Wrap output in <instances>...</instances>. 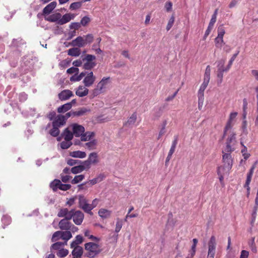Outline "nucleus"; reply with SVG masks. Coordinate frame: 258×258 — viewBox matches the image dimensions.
Instances as JSON below:
<instances>
[{"label": "nucleus", "instance_id": "nucleus-1", "mask_svg": "<svg viewBox=\"0 0 258 258\" xmlns=\"http://www.w3.org/2000/svg\"><path fill=\"white\" fill-rule=\"evenodd\" d=\"M85 249L87 251L85 256L90 258H94L101 252L99 245L93 242L86 243Z\"/></svg>", "mask_w": 258, "mask_h": 258}, {"label": "nucleus", "instance_id": "nucleus-2", "mask_svg": "<svg viewBox=\"0 0 258 258\" xmlns=\"http://www.w3.org/2000/svg\"><path fill=\"white\" fill-rule=\"evenodd\" d=\"M222 161L223 165L219 167L226 171L229 172L233 165V160L231 155V153H228L224 150L222 151Z\"/></svg>", "mask_w": 258, "mask_h": 258}, {"label": "nucleus", "instance_id": "nucleus-3", "mask_svg": "<svg viewBox=\"0 0 258 258\" xmlns=\"http://www.w3.org/2000/svg\"><path fill=\"white\" fill-rule=\"evenodd\" d=\"M96 59L95 56L91 54H87L83 58V69L85 70H91L93 68L96 63L93 61Z\"/></svg>", "mask_w": 258, "mask_h": 258}, {"label": "nucleus", "instance_id": "nucleus-4", "mask_svg": "<svg viewBox=\"0 0 258 258\" xmlns=\"http://www.w3.org/2000/svg\"><path fill=\"white\" fill-rule=\"evenodd\" d=\"M86 167L89 169L91 165H96L99 162V159L98 154L96 152H92L89 156L87 160L83 161Z\"/></svg>", "mask_w": 258, "mask_h": 258}, {"label": "nucleus", "instance_id": "nucleus-5", "mask_svg": "<svg viewBox=\"0 0 258 258\" xmlns=\"http://www.w3.org/2000/svg\"><path fill=\"white\" fill-rule=\"evenodd\" d=\"M77 198L78 200L79 208L82 209L85 213L89 214V204L87 198L83 195L77 196Z\"/></svg>", "mask_w": 258, "mask_h": 258}, {"label": "nucleus", "instance_id": "nucleus-6", "mask_svg": "<svg viewBox=\"0 0 258 258\" xmlns=\"http://www.w3.org/2000/svg\"><path fill=\"white\" fill-rule=\"evenodd\" d=\"M216 240L214 236H212L208 242V251L207 258H214L216 247Z\"/></svg>", "mask_w": 258, "mask_h": 258}, {"label": "nucleus", "instance_id": "nucleus-7", "mask_svg": "<svg viewBox=\"0 0 258 258\" xmlns=\"http://www.w3.org/2000/svg\"><path fill=\"white\" fill-rule=\"evenodd\" d=\"M235 134L234 133L231 134L230 136L228 138L226 143V145L224 149L225 152L228 153H231L234 151V148H232V146H234L235 144Z\"/></svg>", "mask_w": 258, "mask_h": 258}, {"label": "nucleus", "instance_id": "nucleus-8", "mask_svg": "<svg viewBox=\"0 0 258 258\" xmlns=\"http://www.w3.org/2000/svg\"><path fill=\"white\" fill-rule=\"evenodd\" d=\"M84 218V214L82 211L75 210L73 219L75 224L80 225L82 223Z\"/></svg>", "mask_w": 258, "mask_h": 258}, {"label": "nucleus", "instance_id": "nucleus-9", "mask_svg": "<svg viewBox=\"0 0 258 258\" xmlns=\"http://www.w3.org/2000/svg\"><path fill=\"white\" fill-rule=\"evenodd\" d=\"M74 135L76 137H81L85 132V128L81 125L77 123H74L72 125Z\"/></svg>", "mask_w": 258, "mask_h": 258}, {"label": "nucleus", "instance_id": "nucleus-10", "mask_svg": "<svg viewBox=\"0 0 258 258\" xmlns=\"http://www.w3.org/2000/svg\"><path fill=\"white\" fill-rule=\"evenodd\" d=\"M96 77L94 76L92 72L87 74L83 80V83L85 87H89L92 85L95 81Z\"/></svg>", "mask_w": 258, "mask_h": 258}, {"label": "nucleus", "instance_id": "nucleus-11", "mask_svg": "<svg viewBox=\"0 0 258 258\" xmlns=\"http://www.w3.org/2000/svg\"><path fill=\"white\" fill-rule=\"evenodd\" d=\"M75 16L74 14L70 13L64 14L60 18L58 22V25H62L66 24L67 23L70 22L71 20L74 19Z\"/></svg>", "mask_w": 258, "mask_h": 258}, {"label": "nucleus", "instance_id": "nucleus-12", "mask_svg": "<svg viewBox=\"0 0 258 258\" xmlns=\"http://www.w3.org/2000/svg\"><path fill=\"white\" fill-rule=\"evenodd\" d=\"M82 164L76 166H74L71 168V171L73 174H77L81 173L84 170H88V168L86 167L84 162H81Z\"/></svg>", "mask_w": 258, "mask_h": 258}, {"label": "nucleus", "instance_id": "nucleus-13", "mask_svg": "<svg viewBox=\"0 0 258 258\" xmlns=\"http://www.w3.org/2000/svg\"><path fill=\"white\" fill-rule=\"evenodd\" d=\"M72 223L67 219H61L58 223L59 228L61 230L69 231Z\"/></svg>", "mask_w": 258, "mask_h": 258}, {"label": "nucleus", "instance_id": "nucleus-14", "mask_svg": "<svg viewBox=\"0 0 258 258\" xmlns=\"http://www.w3.org/2000/svg\"><path fill=\"white\" fill-rule=\"evenodd\" d=\"M73 96V92L69 90H63L58 94L59 99L61 100H67Z\"/></svg>", "mask_w": 258, "mask_h": 258}, {"label": "nucleus", "instance_id": "nucleus-15", "mask_svg": "<svg viewBox=\"0 0 258 258\" xmlns=\"http://www.w3.org/2000/svg\"><path fill=\"white\" fill-rule=\"evenodd\" d=\"M87 87L80 86L76 91V94L80 97H84L88 94L89 90Z\"/></svg>", "mask_w": 258, "mask_h": 258}, {"label": "nucleus", "instance_id": "nucleus-16", "mask_svg": "<svg viewBox=\"0 0 258 258\" xmlns=\"http://www.w3.org/2000/svg\"><path fill=\"white\" fill-rule=\"evenodd\" d=\"M72 45L74 46H78L79 48L85 46L84 39L81 36H78L72 42Z\"/></svg>", "mask_w": 258, "mask_h": 258}, {"label": "nucleus", "instance_id": "nucleus-17", "mask_svg": "<svg viewBox=\"0 0 258 258\" xmlns=\"http://www.w3.org/2000/svg\"><path fill=\"white\" fill-rule=\"evenodd\" d=\"M61 17V15L60 13H57L51 15L47 17H45V20L50 22H56L57 24H58V22Z\"/></svg>", "mask_w": 258, "mask_h": 258}, {"label": "nucleus", "instance_id": "nucleus-18", "mask_svg": "<svg viewBox=\"0 0 258 258\" xmlns=\"http://www.w3.org/2000/svg\"><path fill=\"white\" fill-rule=\"evenodd\" d=\"M56 2H52L47 5L43 10V13L44 14H50L53 9L56 7Z\"/></svg>", "mask_w": 258, "mask_h": 258}, {"label": "nucleus", "instance_id": "nucleus-19", "mask_svg": "<svg viewBox=\"0 0 258 258\" xmlns=\"http://www.w3.org/2000/svg\"><path fill=\"white\" fill-rule=\"evenodd\" d=\"M83 253L82 247H75L72 252L73 258H81Z\"/></svg>", "mask_w": 258, "mask_h": 258}, {"label": "nucleus", "instance_id": "nucleus-20", "mask_svg": "<svg viewBox=\"0 0 258 258\" xmlns=\"http://www.w3.org/2000/svg\"><path fill=\"white\" fill-rule=\"evenodd\" d=\"M137 120V114L134 112L128 118V120L124 123V126L130 127L134 124Z\"/></svg>", "mask_w": 258, "mask_h": 258}, {"label": "nucleus", "instance_id": "nucleus-21", "mask_svg": "<svg viewBox=\"0 0 258 258\" xmlns=\"http://www.w3.org/2000/svg\"><path fill=\"white\" fill-rule=\"evenodd\" d=\"M70 156L74 158H84L86 157V153L85 152L81 151H75L71 152Z\"/></svg>", "mask_w": 258, "mask_h": 258}, {"label": "nucleus", "instance_id": "nucleus-22", "mask_svg": "<svg viewBox=\"0 0 258 258\" xmlns=\"http://www.w3.org/2000/svg\"><path fill=\"white\" fill-rule=\"evenodd\" d=\"M110 77H104L102 80L98 83L97 87L101 89L102 90L103 88H105L106 86L110 83Z\"/></svg>", "mask_w": 258, "mask_h": 258}, {"label": "nucleus", "instance_id": "nucleus-23", "mask_svg": "<svg viewBox=\"0 0 258 258\" xmlns=\"http://www.w3.org/2000/svg\"><path fill=\"white\" fill-rule=\"evenodd\" d=\"M66 121L64 120L63 115H58L52 122H55L57 126L60 127L66 124Z\"/></svg>", "mask_w": 258, "mask_h": 258}, {"label": "nucleus", "instance_id": "nucleus-24", "mask_svg": "<svg viewBox=\"0 0 258 258\" xmlns=\"http://www.w3.org/2000/svg\"><path fill=\"white\" fill-rule=\"evenodd\" d=\"M52 128L49 131V134L53 137H57L59 134V126H57L55 122H52Z\"/></svg>", "mask_w": 258, "mask_h": 258}, {"label": "nucleus", "instance_id": "nucleus-25", "mask_svg": "<svg viewBox=\"0 0 258 258\" xmlns=\"http://www.w3.org/2000/svg\"><path fill=\"white\" fill-rule=\"evenodd\" d=\"M72 108L71 103H66L57 108V111L58 113H64Z\"/></svg>", "mask_w": 258, "mask_h": 258}, {"label": "nucleus", "instance_id": "nucleus-26", "mask_svg": "<svg viewBox=\"0 0 258 258\" xmlns=\"http://www.w3.org/2000/svg\"><path fill=\"white\" fill-rule=\"evenodd\" d=\"M68 54L72 56H78L81 54V50L78 47L72 48L68 50Z\"/></svg>", "mask_w": 258, "mask_h": 258}, {"label": "nucleus", "instance_id": "nucleus-27", "mask_svg": "<svg viewBox=\"0 0 258 258\" xmlns=\"http://www.w3.org/2000/svg\"><path fill=\"white\" fill-rule=\"evenodd\" d=\"M98 214L101 218L106 219L110 216L111 211L105 209H101L98 211Z\"/></svg>", "mask_w": 258, "mask_h": 258}, {"label": "nucleus", "instance_id": "nucleus-28", "mask_svg": "<svg viewBox=\"0 0 258 258\" xmlns=\"http://www.w3.org/2000/svg\"><path fill=\"white\" fill-rule=\"evenodd\" d=\"M90 111L89 109H87L86 108H81L78 110L73 111V117L75 116H81L84 115L86 112H89Z\"/></svg>", "mask_w": 258, "mask_h": 258}, {"label": "nucleus", "instance_id": "nucleus-29", "mask_svg": "<svg viewBox=\"0 0 258 258\" xmlns=\"http://www.w3.org/2000/svg\"><path fill=\"white\" fill-rule=\"evenodd\" d=\"M94 135L93 132H87L85 133H84L81 137V140L82 141H89L94 136Z\"/></svg>", "mask_w": 258, "mask_h": 258}, {"label": "nucleus", "instance_id": "nucleus-30", "mask_svg": "<svg viewBox=\"0 0 258 258\" xmlns=\"http://www.w3.org/2000/svg\"><path fill=\"white\" fill-rule=\"evenodd\" d=\"M61 181L59 179H54L50 183V187L53 191H56L60 186Z\"/></svg>", "mask_w": 258, "mask_h": 258}, {"label": "nucleus", "instance_id": "nucleus-31", "mask_svg": "<svg viewBox=\"0 0 258 258\" xmlns=\"http://www.w3.org/2000/svg\"><path fill=\"white\" fill-rule=\"evenodd\" d=\"M252 175H253V174L249 173V172H248L247 173V177H246V180L245 181V183L244 184V187H245L247 189V196L249 194V192H250L249 184L250 183Z\"/></svg>", "mask_w": 258, "mask_h": 258}, {"label": "nucleus", "instance_id": "nucleus-32", "mask_svg": "<svg viewBox=\"0 0 258 258\" xmlns=\"http://www.w3.org/2000/svg\"><path fill=\"white\" fill-rule=\"evenodd\" d=\"M72 237V234L70 231H61V239L64 240V242H66L67 243V241Z\"/></svg>", "mask_w": 258, "mask_h": 258}, {"label": "nucleus", "instance_id": "nucleus-33", "mask_svg": "<svg viewBox=\"0 0 258 258\" xmlns=\"http://www.w3.org/2000/svg\"><path fill=\"white\" fill-rule=\"evenodd\" d=\"M73 135H74L73 133H72L68 128H66L63 132V137L64 140L71 141L73 138Z\"/></svg>", "mask_w": 258, "mask_h": 258}, {"label": "nucleus", "instance_id": "nucleus-34", "mask_svg": "<svg viewBox=\"0 0 258 258\" xmlns=\"http://www.w3.org/2000/svg\"><path fill=\"white\" fill-rule=\"evenodd\" d=\"M97 141L93 140L92 141L87 142L85 144V147L89 150H95L96 148Z\"/></svg>", "mask_w": 258, "mask_h": 258}, {"label": "nucleus", "instance_id": "nucleus-35", "mask_svg": "<svg viewBox=\"0 0 258 258\" xmlns=\"http://www.w3.org/2000/svg\"><path fill=\"white\" fill-rule=\"evenodd\" d=\"M99 200L98 199H95L92 201V203L91 204H89V214H90V215H93L92 210L97 206V205L99 203Z\"/></svg>", "mask_w": 258, "mask_h": 258}, {"label": "nucleus", "instance_id": "nucleus-36", "mask_svg": "<svg viewBox=\"0 0 258 258\" xmlns=\"http://www.w3.org/2000/svg\"><path fill=\"white\" fill-rule=\"evenodd\" d=\"M65 245H67L66 242H56L51 245V248L54 250H59Z\"/></svg>", "mask_w": 258, "mask_h": 258}, {"label": "nucleus", "instance_id": "nucleus-37", "mask_svg": "<svg viewBox=\"0 0 258 258\" xmlns=\"http://www.w3.org/2000/svg\"><path fill=\"white\" fill-rule=\"evenodd\" d=\"M217 173H218V175L219 176V178L220 181L221 183H222V182L223 181V179H224V175L225 174H228L229 172L226 171L224 170L223 169H222V168H218V170H217Z\"/></svg>", "mask_w": 258, "mask_h": 258}, {"label": "nucleus", "instance_id": "nucleus-38", "mask_svg": "<svg viewBox=\"0 0 258 258\" xmlns=\"http://www.w3.org/2000/svg\"><path fill=\"white\" fill-rule=\"evenodd\" d=\"M210 73H211V69L209 66H208L206 67L205 73L204 74V81L206 82L207 83L209 82L210 79Z\"/></svg>", "mask_w": 258, "mask_h": 258}, {"label": "nucleus", "instance_id": "nucleus-39", "mask_svg": "<svg viewBox=\"0 0 258 258\" xmlns=\"http://www.w3.org/2000/svg\"><path fill=\"white\" fill-rule=\"evenodd\" d=\"M59 239H61V231H57L53 234L51 241L55 242Z\"/></svg>", "mask_w": 258, "mask_h": 258}, {"label": "nucleus", "instance_id": "nucleus-40", "mask_svg": "<svg viewBox=\"0 0 258 258\" xmlns=\"http://www.w3.org/2000/svg\"><path fill=\"white\" fill-rule=\"evenodd\" d=\"M85 178L84 175H79L75 176L73 179L72 180L71 183L73 184H77L82 181Z\"/></svg>", "mask_w": 258, "mask_h": 258}, {"label": "nucleus", "instance_id": "nucleus-41", "mask_svg": "<svg viewBox=\"0 0 258 258\" xmlns=\"http://www.w3.org/2000/svg\"><path fill=\"white\" fill-rule=\"evenodd\" d=\"M177 144V137H175L174 141L172 142V146H171L170 149L169 151L168 154H169L170 155H172V154H173V153L175 151Z\"/></svg>", "mask_w": 258, "mask_h": 258}, {"label": "nucleus", "instance_id": "nucleus-42", "mask_svg": "<svg viewBox=\"0 0 258 258\" xmlns=\"http://www.w3.org/2000/svg\"><path fill=\"white\" fill-rule=\"evenodd\" d=\"M69 253L68 250L64 248H61L56 253V255L60 257H64L66 256Z\"/></svg>", "mask_w": 258, "mask_h": 258}, {"label": "nucleus", "instance_id": "nucleus-43", "mask_svg": "<svg viewBox=\"0 0 258 258\" xmlns=\"http://www.w3.org/2000/svg\"><path fill=\"white\" fill-rule=\"evenodd\" d=\"M167 124V121L164 120L162 123V128H161L159 135L158 137V140H159L165 133H166L165 127Z\"/></svg>", "mask_w": 258, "mask_h": 258}, {"label": "nucleus", "instance_id": "nucleus-44", "mask_svg": "<svg viewBox=\"0 0 258 258\" xmlns=\"http://www.w3.org/2000/svg\"><path fill=\"white\" fill-rule=\"evenodd\" d=\"M225 33L224 27L222 26H219L218 28V39L222 40V38H223Z\"/></svg>", "mask_w": 258, "mask_h": 258}, {"label": "nucleus", "instance_id": "nucleus-45", "mask_svg": "<svg viewBox=\"0 0 258 258\" xmlns=\"http://www.w3.org/2000/svg\"><path fill=\"white\" fill-rule=\"evenodd\" d=\"M72 143L70 141L64 140L60 143V147L63 149H67L71 147Z\"/></svg>", "mask_w": 258, "mask_h": 258}, {"label": "nucleus", "instance_id": "nucleus-46", "mask_svg": "<svg viewBox=\"0 0 258 258\" xmlns=\"http://www.w3.org/2000/svg\"><path fill=\"white\" fill-rule=\"evenodd\" d=\"M82 5L80 2H74L71 4L70 9L72 10H75L80 9Z\"/></svg>", "mask_w": 258, "mask_h": 258}, {"label": "nucleus", "instance_id": "nucleus-47", "mask_svg": "<svg viewBox=\"0 0 258 258\" xmlns=\"http://www.w3.org/2000/svg\"><path fill=\"white\" fill-rule=\"evenodd\" d=\"M228 71V69H227L226 68H218V74H217V77L218 78L220 79V82H221L222 81V78H223V73L224 72H227Z\"/></svg>", "mask_w": 258, "mask_h": 258}, {"label": "nucleus", "instance_id": "nucleus-48", "mask_svg": "<svg viewBox=\"0 0 258 258\" xmlns=\"http://www.w3.org/2000/svg\"><path fill=\"white\" fill-rule=\"evenodd\" d=\"M69 210L67 208L60 209L57 213V216L58 217H64Z\"/></svg>", "mask_w": 258, "mask_h": 258}, {"label": "nucleus", "instance_id": "nucleus-49", "mask_svg": "<svg viewBox=\"0 0 258 258\" xmlns=\"http://www.w3.org/2000/svg\"><path fill=\"white\" fill-rule=\"evenodd\" d=\"M122 226V221L119 219H117L115 232L118 233L120 231Z\"/></svg>", "mask_w": 258, "mask_h": 258}, {"label": "nucleus", "instance_id": "nucleus-50", "mask_svg": "<svg viewBox=\"0 0 258 258\" xmlns=\"http://www.w3.org/2000/svg\"><path fill=\"white\" fill-rule=\"evenodd\" d=\"M94 37L92 34H89L85 36V39H84V42L85 45L88 43H91L93 40Z\"/></svg>", "mask_w": 258, "mask_h": 258}, {"label": "nucleus", "instance_id": "nucleus-51", "mask_svg": "<svg viewBox=\"0 0 258 258\" xmlns=\"http://www.w3.org/2000/svg\"><path fill=\"white\" fill-rule=\"evenodd\" d=\"M249 246L250 247L252 251L254 253H256L257 251L256 247L254 243V237L252 238L251 241L249 242Z\"/></svg>", "mask_w": 258, "mask_h": 258}, {"label": "nucleus", "instance_id": "nucleus-52", "mask_svg": "<svg viewBox=\"0 0 258 258\" xmlns=\"http://www.w3.org/2000/svg\"><path fill=\"white\" fill-rule=\"evenodd\" d=\"M247 101L246 99L244 98L243 99V116L244 119L246 118V109L247 108Z\"/></svg>", "mask_w": 258, "mask_h": 258}, {"label": "nucleus", "instance_id": "nucleus-53", "mask_svg": "<svg viewBox=\"0 0 258 258\" xmlns=\"http://www.w3.org/2000/svg\"><path fill=\"white\" fill-rule=\"evenodd\" d=\"M238 53H239V51H238L237 53H236L233 55V56H232V57L231 58V59H230V60L228 62V66L226 68L227 69H228V70L230 69V68H231V67L233 63V62L234 61L235 59L237 57Z\"/></svg>", "mask_w": 258, "mask_h": 258}, {"label": "nucleus", "instance_id": "nucleus-54", "mask_svg": "<svg viewBox=\"0 0 258 258\" xmlns=\"http://www.w3.org/2000/svg\"><path fill=\"white\" fill-rule=\"evenodd\" d=\"M60 178L61 179V181L63 182L66 183L68 182L72 178V177L69 175H64L63 173L60 174Z\"/></svg>", "mask_w": 258, "mask_h": 258}, {"label": "nucleus", "instance_id": "nucleus-55", "mask_svg": "<svg viewBox=\"0 0 258 258\" xmlns=\"http://www.w3.org/2000/svg\"><path fill=\"white\" fill-rule=\"evenodd\" d=\"M71 188V185L70 184H62L61 182L60 183V186L59 187V189L66 191L67 190L70 189Z\"/></svg>", "mask_w": 258, "mask_h": 258}, {"label": "nucleus", "instance_id": "nucleus-56", "mask_svg": "<svg viewBox=\"0 0 258 258\" xmlns=\"http://www.w3.org/2000/svg\"><path fill=\"white\" fill-rule=\"evenodd\" d=\"M174 22V17L173 16H172L171 18H170L168 24L166 26V29L167 31L169 30L172 26H173V24Z\"/></svg>", "mask_w": 258, "mask_h": 258}, {"label": "nucleus", "instance_id": "nucleus-57", "mask_svg": "<svg viewBox=\"0 0 258 258\" xmlns=\"http://www.w3.org/2000/svg\"><path fill=\"white\" fill-rule=\"evenodd\" d=\"M82 161L81 160H74L72 159H69L67 161V164L70 166H73L74 165L80 163Z\"/></svg>", "mask_w": 258, "mask_h": 258}, {"label": "nucleus", "instance_id": "nucleus-58", "mask_svg": "<svg viewBox=\"0 0 258 258\" xmlns=\"http://www.w3.org/2000/svg\"><path fill=\"white\" fill-rule=\"evenodd\" d=\"M75 210L72 209L71 210L69 211V212L67 213V214L64 217V219H67V220H70L72 218H73V215L74 213Z\"/></svg>", "mask_w": 258, "mask_h": 258}, {"label": "nucleus", "instance_id": "nucleus-59", "mask_svg": "<svg viewBox=\"0 0 258 258\" xmlns=\"http://www.w3.org/2000/svg\"><path fill=\"white\" fill-rule=\"evenodd\" d=\"M79 69L77 68L72 67L68 69L67 71L68 74H72L75 73V74H78L79 73Z\"/></svg>", "mask_w": 258, "mask_h": 258}, {"label": "nucleus", "instance_id": "nucleus-60", "mask_svg": "<svg viewBox=\"0 0 258 258\" xmlns=\"http://www.w3.org/2000/svg\"><path fill=\"white\" fill-rule=\"evenodd\" d=\"M90 21V19L88 16L84 17L81 20L80 24L85 26Z\"/></svg>", "mask_w": 258, "mask_h": 258}, {"label": "nucleus", "instance_id": "nucleus-61", "mask_svg": "<svg viewBox=\"0 0 258 258\" xmlns=\"http://www.w3.org/2000/svg\"><path fill=\"white\" fill-rule=\"evenodd\" d=\"M232 121H230V120H229L228 121L226 126H225V129H224V136H223V137H224L226 135V132L230 129H231V128L232 127Z\"/></svg>", "mask_w": 258, "mask_h": 258}, {"label": "nucleus", "instance_id": "nucleus-62", "mask_svg": "<svg viewBox=\"0 0 258 258\" xmlns=\"http://www.w3.org/2000/svg\"><path fill=\"white\" fill-rule=\"evenodd\" d=\"M84 234L85 236L88 237L89 239L92 240L97 241L98 240L96 237H95L92 235H90V231L89 230H86L85 231Z\"/></svg>", "mask_w": 258, "mask_h": 258}, {"label": "nucleus", "instance_id": "nucleus-63", "mask_svg": "<svg viewBox=\"0 0 258 258\" xmlns=\"http://www.w3.org/2000/svg\"><path fill=\"white\" fill-rule=\"evenodd\" d=\"M55 116H56V113L54 111H50L47 114V117L50 120H53L55 117Z\"/></svg>", "mask_w": 258, "mask_h": 258}, {"label": "nucleus", "instance_id": "nucleus-64", "mask_svg": "<svg viewBox=\"0 0 258 258\" xmlns=\"http://www.w3.org/2000/svg\"><path fill=\"white\" fill-rule=\"evenodd\" d=\"M249 255L248 251L242 250L241 252V254L240 256V258H247Z\"/></svg>", "mask_w": 258, "mask_h": 258}]
</instances>
